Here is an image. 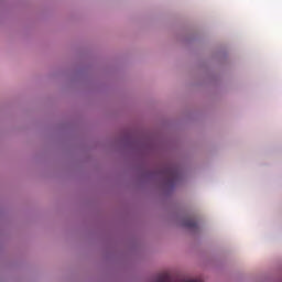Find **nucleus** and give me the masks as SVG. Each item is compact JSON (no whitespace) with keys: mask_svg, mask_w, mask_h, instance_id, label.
<instances>
[{"mask_svg":"<svg viewBox=\"0 0 282 282\" xmlns=\"http://www.w3.org/2000/svg\"><path fill=\"white\" fill-rule=\"evenodd\" d=\"M182 225L185 226L186 228H193V227H195V218H193V217H185L182 220Z\"/></svg>","mask_w":282,"mask_h":282,"instance_id":"obj_1","label":"nucleus"}]
</instances>
